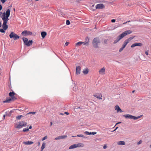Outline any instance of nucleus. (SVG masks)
Returning <instances> with one entry per match:
<instances>
[{"instance_id":"25","label":"nucleus","mask_w":151,"mask_h":151,"mask_svg":"<svg viewBox=\"0 0 151 151\" xmlns=\"http://www.w3.org/2000/svg\"><path fill=\"white\" fill-rule=\"evenodd\" d=\"M94 96L97 98L98 99H102V95L101 94H99L98 95H94Z\"/></svg>"},{"instance_id":"4","label":"nucleus","mask_w":151,"mask_h":151,"mask_svg":"<svg viewBox=\"0 0 151 151\" xmlns=\"http://www.w3.org/2000/svg\"><path fill=\"white\" fill-rule=\"evenodd\" d=\"M84 146L83 144L82 143H78L73 145L69 147V149H74L77 147H83Z\"/></svg>"},{"instance_id":"10","label":"nucleus","mask_w":151,"mask_h":151,"mask_svg":"<svg viewBox=\"0 0 151 151\" xmlns=\"http://www.w3.org/2000/svg\"><path fill=\"white\" fill-rule=\"evenodd\" d=\"M22 34L23 36H26L28 35H31L32 34V33L30 31L24 30L22 32Z\"/></svg>"},{"instance_id":"27","label":"nucleus","mask_w":151,"mask_h":151,"mask_svg":"<svg viewBox=\"0 0 151 151\" xmlns=\"http://www.w3.org/2000/svg\"><path fill=\"white\" fill-rule=\"evenodd\" d=\"M47 33L45 32H42L41 33V36L43 38H44L45 37Z\"/></svg>"},{"instance_id":"7","label":"nucleus","mask_w":151,"mask_h":151,"mask_svg":"<svg viewBox=\"0 0 151 151\" xmlns=\"http://www.w3.org/2000/svg\"><path fill=\"white\" fill-rule=\"evenodd\" d=\"M9 36L10 38H13L14 40H17L19 38V36L14 32H12Z\"/></svg>"},{"instance_id":"18","label":"nucleus","mask_w":151,"mask_h":151,"mask_svg":"<svg viewBox=\"0 0 151 151\" xmlns=\"http://www.w3.org/2000/svg\"><path fill=\"white\" fill-rule=\"evenodd\" d=\"M7 22H3L2 24L3 28L5 30H6L8 28V26L6 25Z\"/></svg>"},{"instance_id":"51","label":"nucleus","mask_w":151,"mask_h":151,"mask_svg":"<svg viewBox=\"0 0 151 151\" xmlns=\"http://www.w3.org/2000/svg\"><path fill=\"white\" fill-rule=\"evenodd\" d=\"M118 128V127H116V129L113 131V132L115 131Z\"/></svg>"},{"instance_id":"6","label":"nucleus","mask_w":151,"mask_h":151,"mask_svg":"<svg viewBox=\"0 0 151 151\" xmlns=\"http://www.w3.org/2000/svg\"><path fill=\"white\" fill-rule=\"evenodd\" d=\"M27 123L24 121H21L19 122L17 125L15 127L17 129H20L24 126H26L27 125Z\"/></svg>"},{"instance_id":"23","label":"nucleus","mask_w":151,"mask_h":151,"mask_svg":"<svg viewBox=\"0 0 151 151\" xmlns=\"http://www.w3.org/2000/svg\"><path fill=\"white\" fill-rule=\"evenodd\" d=\"M117 144L119 145H125V143L124 141H119L117 142Z\"/></svg>"},{"instance_id":"26","label":"nucleus","mask_w":151,"mask_h":151,"mask_svg":"<svg viewBox=\"0 0 151 151\" xmlns=\"http://www.w3.org/2000/svg\"><path fill=\"white\" fill-rule=\"evenodd\" d=\"M46 143L45 142H43L42 143V146L41 148V151H42L43 149L45 148V147Z\"/></svg>"},{"instance_id":"3","label":"nucleus","mask_w":151,"mask_h":151,"mask_svg":"<svg viewBox=\"0 0 151 151\" xmlns=\"http://www.w3.org/2000/svg\"><path fill=\"white\" fill-rule=\"evenodd\" d=\"M142 115L138 116H134L131 115L130 114H124L123 115V116L126 119H132L134 120H137L140 118Z\"/></svg>"},{"instance_id":"38","label":"nucleus","mask_w":151,"mask_h":151,"mask_svg":"<svg viewBox=\"0 0 151 151\" xmlns=\"http://www.w3.org/2000/svg\"><path fill=\"white\" fill-rule=\"evenodd\" d=\"M80 109V107H77V108H75L74 109H75V111H76H76H77V112L79 111H78L77 110V109Z\"/></svg>"},{"instance_id":"63","label":"nucleus","mask_w":151,"mask_h":151,"mask_svg":"<svg viewBox=\"0 0 151 151\" xmlns=\"http://www.w3.org/2000/svg\"><path fill=\"white\" fill-rule=\"evenodd\" d=\"M14 11H15V8L14 9Z\"/></svg>"},{"instance_id":"19","label":"nucleus","mask_w":151,"mask_h":151,"mask_svg":"<svg viewBox=\"0 0 151 151\" xmlns=\"http://www.w3.org/2000/svg\"><path fill=\"white\" fill-rule=\"evenodd\" d=\"M142 45V44L141 43H135L132 44L131 45V47L132 48L134 47H135L137 46H139L140 47H141Z\"/></svg>"},{"instance_id":"39","label":"nucleus","mask_w":151,"mask_h":151,"mask_svg":"<svg viewBox=\"0 0 151 151\" xmlns=\"http://www.w3.org/2000/svg\"><path fill=\"white\" fill-rule=\"evenodd\" d=\"M0 32L1 33H4L5 32L4 29H0Z\"/></svg>"},{"instance_id":"40","label":"nucleus","mask_w":151,"mask_h":151,"mask_svg":"<svg viewBox=\"0 0 151 151\" xmlns=\"http://www.w3.org/2000/svg\"><path fill=\"white\" fill-rule=\"evenodd\" d=\"M47 136H45L42 139V140L44 141L46 139H47Z\"/></svg>"},{"instance_id":"33","label":"nucleus","mask_w":151,"mask_h":151,"mask_svg":"<svg viewBox=\"0 0 151 151\" xmlns=\"http://www.w3.org/2000/svg\"><path fill=\"white\" fill-rule=\"evenodd\" d=\"M36 113V112H29L27 113L26 114V115H27L29 114H35Z\"/></svg>"},{"instance_id":"53","label":"nucleus","mask_w":151,"mask_h":151,"mask_svg":"<svg viewBox=\"0 0 151 151\" xmlns=\"http://www.w3.org/2000/svg\"><path fill=\"white\" fill-rule=\"evenodd\" d=\"M1 27V23L0 21V27Z\"/></svg>"},{"instance_id":"46","label":"nucleus","mask_w":151,"mask_h":151,"mask_svg":"<svg viewBox=\"0 0 151 151\" xmlns=\"http://www.w3.org/2000/svg\"><path fill=\"white\" fill-rule=\"evenodd\" d=\"M148 51L147 50V51H146L145 52V53L147 55H148Z\"/></svg>"},{"instance_id":"31","label":"nucleus","mask_w":151,"mask_h":151,"mask_svg":"<svg viewBox=\"0 0 151 151\" xmlns=\"http://www.w3.org/2000/svg\"><path fill=\"white\" fill-rule=\"evenodd\" d=\"M29 130V129L28 128H24L23 130V132H25L28 131Z\"/></svg>"},{"instance_id":"14","label":"nucleus","mask_w":151,"mask_h":151,"mask_svg":"<svg viewBox=\"0 0 151 151\" xmlns=\"http://www.w3.org/2000/svg\"><path fill=\"white\" fill-rule=\"evenodd\" d=\"M81 67L80 66H78L76 68V74L79 75L81 73Z\"/></svg>"},{"instance_id":"17","label":"nucleus","mask_w":151,"mask_h":151,"mask_svg":"<svg viewBox=\"0 0 151 151\" xmlns=\"http://www.w3.org/2000/svg\"><path fill=\"white\" fill-rule=\"evenodd\" d=\"M86 41L84 42H82V44H83L84 45H89V38L88 37L86 38Z\"/></svg>"},{"instance_id":"64","label":"nucleus","mask_w":151,"mask_h":151,"mask_svg":"<svg viewBox=\"0 0 151 151\" xmlns=\"http://www.w3.org/2000/svg\"><path fill=\"white\" fill-rule=\"evenodd\" d=\"M127 22H130V21H127Z\"/></svg>"},{"instance_id":"58","label":"nucleus","mask_w":151,"mask_h":151,"mask_svg":"<svg viewBox=\"0 0 151 151\" xmlns=\"http://www.w3.org/2000/svg\"><path fill=\"white\" fill-rule=\"evenodd\" d=\"M94 5H93H93L92 6V7H94Z\"/></svg>"},{"instance_id":"22","label":"nucleus","mask_w":151,"mask_h":151,"mask_svg":"<svg viewBox=\"0 0 151 151\" xmlns=\"http://www.w3.org/2000/svg\"><path fill=\"white\" fill-rule=\"evenodd\" d=\"M23 143L26 145H30L33 143V142L30 141H28L27 142H23Z\"/></svg>"},{"instance_id":"61","label":"nucleus","mask_w":151,"mask_h":151,"mask_svg":"<svg viewBox=\"0 0 151 151\" xmlns=\"http://www.w3.org/2000/svg\"><path fill=\"white\" fill-rule=\"evenodd\" d=\"M150 148H151V145H150Z\"/></svg>"},{"instance_id":"35","label":"nucleus","mask_w":151,"mask_h":151,"mask_svg":"<svg viewBox=\"0 0 151 151\" xmlns=\"http://www.w3.org/2000/svg\"><path fill=\"white\" fill-rule=\"evenodd\" d=\"M124 48H125V47H124L123 46H122V47L120 48V49L119 50V52H122L123 50L124 49Z\"/></svg>"},{"instance_id":"5","label":"nucleus","mask_w":151,"mask_h":151,"mask_svg":"<svg viewBox=\"0 0 151 151\" xmlns=\"http://www.w3.org/2000/svg\"><path fill=\"white\" fill-rule=\"evenodd\" d=\"M22 39L25 45L28 46H30L31 45H32V43L33 42L32 40H30L28 41V39L27 38H23Z\"/></svg>"},{"instance_id":"57","label":"nucleus","mask_w":151,"mask_h":151,"mask_svg":"<svg viewBox=\"0 0 151 151\" xmlns=\"http://www.w3.org/2000/svg\"><path fill=\"white\" fill-rule=\"evenodd\" d=\"M121 123V122H118V123H117L116 124H119V123Z\"/></svg>"},{"instance_id":"11","label":"nucleus","mask_w":151,"mask_h":151,"mask_svg":"<svg viewBox=\"0 0 151 151\" xmlns=\"http://www.w3.org/2000/svg\"><path fill=\"white\" fill-rule=\"evenodd\" d=\"M133 39V37H130L127 39L124 42V43L123 45L122 46H123L124 47H125L126 46L127 44L132 40Z\"/></svg>"},{"instance_id":"20","label":"nucleus","mask_w":151,"mask_h":151,"mask_svg":"<svg viewBox=\"0 0 151 151\" xmlns=\"http://www.w3.org/2000/svg\"><path fill=\"white\" fill-rule=\"evenodd\" d=\"M115 110L117 111V112H122V111L121 109L119 106L118 105H116L115 106Z\"/></svg>"},{"instance_id":"2","label":"nucleus","mask_w":151,"mask_h":151,"mask_svg":"<svg viewBox=\"0 0 151 151\" xmlns=\"http://www.w3.org/2000/svg\"><path fill=\"white\" fill-rule=\"evenodd\" d=\"M100 43V41L99 38L96 37L94 38L93 40L92 41V44L93 47L95 48L99 47L98 44Z\"/></svg>"},{"instance_id":"55","label":"nucleus","mask_w":151,"mask_h":151,"mask_svg":"<svg viewBox=\"0 0 151 151\" xmlns=\"http://www.w3.org/2000/svg\"><path fill=\"white\" fill-rule=\"evenodd\" d=\"M127 22H124L123 23V24H126L127 23Z\"/></svg>"},{"instance_id":"13","label":"nucleus","mask_w":151,"mask_h":151,"mask_svg":"<svg viewBox=\"0 0 151 151\" xmlns=\"http://www.w3.org/2000/svg\"><path fill=\"white\" fill-rule=\"evenodd\" d=\"M67 135H61L58 136L55 138V139L57 140L60 139H64L67 137Z\"/></svg>"},{"instance_id":"34","label":"nucleus","mask_w":151,"mask_h":151,"mask_svg":"<svg viewBox=\"0 0 151 151\" xmlns=\"http://www.w3.org/2000/svg\"><path fill=\"white\" fill-rule=\"evenodd\" d=\"M85 134L86 135H90L91 134V132H88V131H85L84 132Z\"/></svg>"},{"instance_id":"54","label":"nucleus","mask_w":151,"mask_h":151,"mask_svg":"<svg viewBox=\"0 0 151 151\" xmlns=\"http://www.w3.org/2000/svg\"><path fill=\"white\" fill-rule=\"evenodd\" d=\"M3 117H4V119L5 118V115H4L3 116Z\"/></svg>"},{"instance_id":"49","label":"nucleus","mask_w":151,"mask_h":151,"mask_svg":"<svg viewBox=\"0 0 151 151\" xmlns=\"http://www.w3.org/2000/svg\"><path fill=\"white\" fill-rule=\"evenodd\" d=\"M2 9V6L1 4H0V11H1Z\"/></svg>"},{"instance_id":"44","label":"nucleus","mask_w":151,"mask_h":151,"mask_svg":"<svg viewBox=\"0 0 151 151\" xmlns=\"http://www.w3.org/2000/svg\"><path fill=\"white\" fill-rule=\"evenodd\" d=\"M69 42H66L65 43V45H66V46H67L69 44Z\"/></svg>"},{"instance_id":"52","label":"nucleus","mask_w":151,"mask_h":151,"mask_svg":"<svg viewBox=\"0 0 151 151\" xmlns=\"http://www.w3.org/2000/svg\"><path fill=\"white\" fill-rule=\"evenodd\" d=\"M52 124V122H50V126H51Z\"/></svg>"},{"instance_id":"59","label":"nucleus","mask_w":151,"mask_h":151,"mask_svg":"<svg viewBox=\"0 0 151 151\" xmlns=\"http://www.w3.org/2000/svg\"><path fill=\"white\" fill-rule=\"evenodd\" d=\"M134 91H132V92L133 93H134Z\"/></svg>"},{"instance_id":"41","label":"nucleus","mask_w":151,"mask_h":151,"mask_svg":"<svg viewBox=\"0 0 151 151\" xmlns=\"http://www.w3.org/2000/svg\"><path fill=\"white\" fill-rule=\"evenodd\" d=\"M142 143V141L141 140H140L137 143V144L138 145H139V144H141Z\"/></svg>"},{"instance_id":"21","label":"nucleus","mask_w":151,"mask_h":151,"mask_svg":"<svg viewBox=\"0 0 151 151\" xmlns=\"http://www.w3.org/2000/svg\"><path fill=\"white\" fill-rule=\"evenodd\" d=\"M15 93L14 92H10L9 93V95L11 97L12 99L15 98L14 96Z\"/></svg>"},{"instance_id":"50","label":"nucleus","mask_w":151,"mask_h":151,"mask_svg":"<svg viewBox=\"0 0 151 151\" xmlns=\"http://www.w3.org/2000/svg\"><path fill=\"white\" fill-rule=\"evenodd\" d=\"M32 126H30L29 127V128L28 129H32Z\"/></svg>"},{"instance_id":"28","label":"nucleus","mask_w":151,"mask_h":151,"mask_svg":"<svg viewBox=\"0 0 151 151\" xmlns=\"http://www.w3.org/2000/svg\"><path fill=\"white\" fill-rule=\"evenodd\" d=\"M12 99L10 98H7L6 100L3 101V102L4 103H9V102L11 101Z\"/></svg>"},{"instance_id":"15","label":"nucleus","mask_w":151,"mask_h":151,"mask_svg":"<svg viewBox=\"0 0 151 151\" xmlns=\"http://www.w3.org/2000/svg\"><path fill=\"white\" fill-rule=\"evenodd\" d=\"M123 37L121 35H119L117 37L116 39L115 40L114 42V44H116L119 42L121 39L123 38Z\"/></svg>"},{"instance_id":"24","label":"nucleus","mask_w":151,"mask_h":151,"mask_svg":"<svg viewBox=\"0 0 151 151\" xmlns=\"http://www.w3.org/2000/svg\"><path fill=\"white\" fill-rule=\"evenodd\" d=\"M83 72L84 74H87L88 73V68H85V69H84Z\"/></svg>"},{"instance_id":"60","label":"nucleus","mask_w":151,"mask_h":151,"mask_svg":"<svg viewBox=\"0 0 151 151\" xmlns=\"http://www.w3.org/2000/svg\"><path fill=\"white\" fill-rule=\"evenodd\" d=\"M27 1H31V0H27Z\"/></svg>"},{"instance_id":"30","label":"nucleus","mask_w":151,"mask_h":151,"mask_svg":"<svg viewBox=\"0 0 151 151\" xmlns=\"http://www.w3.org/2000/svg\"><path fill=\"white\" fill-rule=\"evenodd\" d=\"M23 116L22 115H19V116H16V119H17L19 120Z\"/></svg>"},{"instance_id":"29","label":"nucleus","mask_w":151,"mask_h":151,"mask_svg":"<svg viewBox=\"0 0 151 151\" xmlns=\"http://www.w3.org/2000/svg\"><path fill=\"white\" fill-rule=\"evenodd\" d=\"M82 44V42H80L76 43V46L78 47L80 46Z\"/></svg>"},{"instance_id":"45","label":"nucleus","mask_w":151,"mask_h":151,"mask_svg":"<svg viewBox=\"0 0 151 151\" xmlns=\"http://www.w3.org/2000/svg\"><path fill=\"white\" fill-rule=\"evenodd\" d=\"M6 1V0H1V1L3 3H4Z\"/></svg>"},{"instance_id":"37","label":"nucleus","mask_w":151,"mask_h":151,"mask_svg":"<svg viewBox=\"0 0 151 151\" xmlns=\"http://www.w3.org/2000/svg\"><path fill=\"white\" fill-rule=\"evenodd\" d=\"M66 23L67 25H69L70 24V22L69 20H67Z\"/></svg>"},{"instance_id":"56","label":"nucleus","mask_w":151,"mask_h":151,"mask_svg":"<svg viewBox=\"0 0 151 151\" xmlns=\"http://www.w3.org/2000/svg\"><path fill=\"white\" fill-rule=\"evenodd\" d=\"M40 145V142H38V145L39 146V145Z\"/></svg>"},{"instance_id":"1","label":"nucleus","mask_w":151,"mask_h":151,"mask_svg":"<svg viewBox=\"0 0 151 151\" xmlns=\"http://www.w3.org/2000/svg\"><path fill=\"white\" fill-rule=\"evenodd\" d=\"M10 15V10L8 9L6 12H4L2 13L1 18L3 22H7L9 20V17Z\"/></svg>"},{"instance_id":"12","label":"nucleus","mask_w":151,"mask_h":151,"mask_svg":"<svg viewBox=\"0 0 151 151\" xmlns=\"http://www.w3.org/2000/svg\"><path fill=\"white\" fill-rule=\"evenodd\" d=\"M133 39V37H130L127 39L124 42V43L123 45L122 46H123L124 47H125L126 46L127 44L132 40Z\"/></svg>"},{"instance_id":"9","label":"nucleus","mask_w":151,"mask_h":151,"mask_svg":"<svg viewBox=\"0 0 151 151\" xmlns=\"http://www.w3.org/2000/svg\"><path fill=\"white\" fill-rule=\"evenodd\" d=\"M105 8L104 5L102 4H99L96 6V9H102Z\"/></svg>"},{"instance_id":"32","label":"nucleus","mask_w":151,"mask_h":151,"mask_svg":"<svg viewBox=\"0 0 151 151\" xmlns=\"http://www.w3.org/2000/svg\"><path fill=\"white\" fill-rule=\"evenodd\" d=\"M13 112V111H12V110H11L10 111L9 114H7V112H6V115H8V116H10L12 114V113Z\"/></svg>"},{"instance_id":"62","label":"nucleus","mask_w":151,"mask_h":151,"mask_svg":"<svg viewBox=\"0 0 151 151\" xmlns=\"http://www.w3.org/2000/svg\"><path fill=\"white\" fill-rule=\"evenodd\" d=\"M61 114V115H63V114H62V113H61V114Z\"/></svg>"},{"instance_id":"48","label":"nucleus","mask_w":151,"mask_h":151,"mask_svg":"<svg viewBox=\"0 0 151 151\" xmlns=\"http://www.w3.org/2000/svg\"><path fill=\"white\" fill-rule=\"evenodd\" d=\"M64 114L68 115L69 114V113L68 112H64Z\"/></svg>"},{"instance_id":"36","label":"nucleus","mask_w":151,"mask_h":151,"mask_svg":"<svg viewBox=\"0 0 151 151\" xmlns=\"http://www.w3.org/2000/svg\"><path fill=\"white\" fill-rule=\"evenodd\" d=\"M76 136L78 137H82L84 138H86L85 136L82 134H78Z\"/></svg>"},{"instance_id":"47","label":"nucleus","mask_w":151,"mask_h":151,"mask_svg":"<svg viewBox=\"0 0 151 151\" xmlns=\"http://www.w3.org/2000/svg\"><path fill=\"white\" fill-rule=\"evenodd\" d=\"M107 147V146L106 145H104L103 147V148L104 149H106Z\"/></svg>"},{"instance_id":"8","label":"nucleus","mask_w":151,"mask_h":151,"mask_svg":"<svg viewBox=\"0 0 151 151\" xmlns=\"http://www.w3.org/2000/svg\"><path fill=\"white\" fill-rule=\"evenodd\" d=\"M132 31L130 30H126L124 31V32L122 33L121 35L123 37H124L126 35H127L129 34L132 33Z\"/></svg>"},{"instance_id":"16","label":"nucleus","mask_w":151,"mask_h":151,"mask_svg":"<svg viewBox=\"0 0 151 151\" xmlns=\"http://www.w3.org/2000/svg\"><path fill=\"white\" fill-rule=\"evenodd\" d=\"M105 69L104 67L100 69L99 71V73L100 74L103 75L105 73Z\"/></svg>"},{"instance_id":"42","label":"nucleus","mask_w":151,"mask_h":151,"mask_svg":"<svg viewBox=\"0 0 151 151\" xmlns=\"http://www.w3.org/2000/svg\"><path fill=\"white\" fill-rule=\"evenodd\" d=\"M96 134V132H91V134L94 135Z\"/></svg>"},{"instance_id":"43","label":"nucleus","mask_w":151,"mask_h":151,"mask_svg":"<svg viewBox=\"0 0 151 151\" xmlns=\"http://www.w3.org/2000/svg\"><path fill=\"white\" fill-rule=\"evenodd\" d=\"M115 19H112L111 20V22L112 23H114L115 22Z\"/></svg>"}]
</instances>
